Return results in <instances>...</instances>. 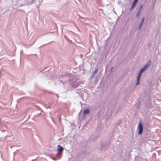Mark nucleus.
I'll return each instance as SVG.
<instances>
[{
    "label": "nucleus",
    "mask_w": 161,
    "mask_h": 161,
    "mask_svg": "<svg viewBox=\"0 0 161 161\" xmlns=\"http://www.w3.org/2000/svg\"><path fill=\"white\" fill-rule=\"evenodd\" d=\"M138 129L139 130L138 133L139 134H141L143 132V127L142 124L140 122L139 123V125L138 126Z\"/></svg>",
    "instance_id": "nucleus-1"
},
{
    "label": "nucleus",
    "mask_w": 161,
    "mask_h": 161,
    "mask_svg": "<svg viewBox=\"0 0 161 161\" xmlns=\"http://www.w3.org/2000/svg\"><path fill=\"white\" fill-rule=\"evenodd\" d=\"M151 61L149 60L147 62V64L145 65L143 68L146 70L148 67L151 64Z\"/></svg>",
    "instance_id": "nucleus-2"
},
{
    "label": "nucleus",
    "mask_w": 161,
    "mask_h": 161,
    "mask_svg": "<svg viewBox=\"0 0 161 161\" xmlns=\"http://www.w3.org/2000/svg\"><path fill=\"white\" fill-rule=\"evenodd\" d=\"M137 1H138V0H134L133 1V3L131 6V7L130 8V10H131V9H132L134 7V6H135V5L136 4V3L137 2Z\"/></svg>",
    "instance_id": "nucleus-3"
},
{
    "label": "nucleus",
    "mask_w": 161,
    "mask_h": 161,
    "mask_svg": "<svg viewBox=\"0 0 161 161\" xmlns=\"http://www.w3.org/2000/svg\"><path fill=\"white\" fill-rule=\"evenodd\" d=\"M58 148L57 149V150L60 153H61L63 150V148L62 147L60 146L59 145H58Z\"/></svg>",
    "instance_id": "nucleus-4"
},
{
    "label": "nucleus",
    "mask_w": 161,
    "mask_h": 161,
    "mask_svg": "<svg viewBox=\"0 0 161 161\" xmlns=\"http://www.w3.org/2000/svg\"><path fill=\"white\" fill-rule=\"evenodd\" d=\"M90 112V111L89 109H86L84 110L83 113V115H85L86 114H89Z\"/></svg>",
    "instance_id": "nucleus-5"
},
{
    "label": "nucleus",
    "mask_w": 161,
    "mask_h": 161,
    "mask_svg": "<svg viewBox=\"0 0 161 161\" xmlns=\"http://www.w3.org/2000/svg\"><path fill=\"white\" fill-rule=\"evenodd\" d=\"M98 72L97 69H96L95 71L93 72L92 74V76H94L96 73H97Z\"/></svg>",
    "instance_id": "nucleus-6"
},
{
    "label": "nucleus",
    "mask_w": 161,
    "mask_h": 161,
    "mask_svg": "<svg viewBox=\"0 0 161 161\" xmlns=\"http://www.w3.org/2000/svg\"><path fill=\"white\" fill-rule=\"evenodd\" d=\"M141 74H142V73H141V72H139L138 75V76H137V79H138V80H139L140 79V78L141 76Z\"/></svg>",
    "instance_id": "nucleus-7"
},
{
    "label": "nucleus",
    "mask_w": 161,
    "mask_h": 161,
    "mask_svg": "<svg viewBox=\"0 0 161 161\" xmlns=\"http://www.w3.org/2000/svg\"><path fill=\"white\" fill-rule=\"evenodd\" d=\"M145 70L146 69L144 68H143L140 70V72L142 73L144 72Z\"/></svg>",
    "instance_id": "nucleus-8"
},
{
    "label": "nucleus",
    "mask_w": 161,
    "mask_h": 161,
    "mask_svg": "<svg viewBox=\"0 0 161 161\" xmlns=\"http://www.w3.org/2000/svg\"><path fill=\"white\" fill-rule=\"evenodd\" d=\"M144 18H143L142 20H141V24H140V26H141L143 24V22H144Z\"/></svg>",
    "instance_id": "nucleus-9"
},
{
    "label": "nucleus",
    "mask_w": 161,
    "mask_h": 161,
    "mask_svg": "<svg viewBox=\"0 0 161 161\" xmlns=\"http://www.w3.org/2000/svg\"><path fill=\"white\" fill-rule=\"evenodd\" d=\"M139 80H138V79H137V82H136V85H138L139 83Z\"/></svg>",
    "instance_id": "nucleus-10"
},
{
    "label": "nucleus",
    "mask_w": 161,
    "mask_h": 161,
    "mask_svg": "<svg viewBox=\"0 0 161 161\" xmlns=\"http://www.w3.org/2000/svg\"><path fill=\"white\" fill-rule=\"evenodd\" d=\"M140 11H139L137 13V17H138L140 14Z\"/></svg>",
    "instance_id": "nucleus-11"
},
{
    "label": "nucleus",
    "mask_w": 161,
    "mask_h": 161,
    "mask_svg": "<svg viewBox=\"0 0 161 161\" xmlns=\"http://www.w3.org/2000/svg\"><path fill=\"white\" fill-rule=\"evenodd\" d=\"M60 153H60L59 152H58L56 154V156H58L59 155Z\"/></svg>",
    "instance_id": "nucleus-12"
}]
</instances>
